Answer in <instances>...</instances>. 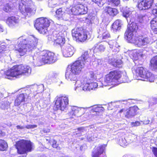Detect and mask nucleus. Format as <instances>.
<instances>
[{"label":"nucleus","instance_id":"1","mask_svg":"<svg viewBox=\"0 0 157 157\" xmlns=\"http://www.w3.org/2000/svg\"><path fill=\"white\" fill-rule=\"evenodd\" d=\"M87 53L84 52L81 56L71 66H68L65 74V78L70 81H75L77 79L76 75H79L85 66L89 63L90 60L87 58Z\"/></svg>","mask_w":157,"mask_h":157},{"label":"nucleus","instance_id":"2","mask_svg":"<svg viewBox=\"0 0 157 157\" xmlns=\"http://www.w3.org/2000/svg\"><path fill=\"white\" fill-rule=\"evenodd\" d=\"M26 39L25 38L21 37L18 39V41H20L17 47H15L16 50L20 53L21 56L25 54L27 51L31 50L37 45L40 44L41 41L34 36H30Z\"/></svg>","mask_w":157,"mask_h":157},{"label":"nucleus","instance_id":"3","mask_svg":"<svg viewBox=\"0 0 157 157\" xmlns=\"http://www.w3.org/2000/svg\"><path fill=\"white\" fill-rule=\"evenodd\" d=\"M31 72V68L27 65H15L10 70L5 71L2 76L8 79H11L12 77L18 78L22 75L29 76Z\"/></svg>","mask_w":157,"mask_h":157},{"label":"nucleus","instance_id":"4","mask_svg":"<svg viewBox=\"0 0 157 157\" xmlns=\"http://www.w3.org/2000/svg\"><path fill=\"white\" fill-rule=\"evenodd\" d=\"M31 0H21L19 2V10L24 16L29 17L35 14V8H33Z\"/></svg>","mask_w":157,"mask_h":157},{"label":"nucleus","instance_id":"5","mask_svg":"<svg viewBox=\"0 0 157 157\" xmlns=\"http://www.w3.org/2000/svg\"><path fill=\"white\" fill-rule=\"evenodd\" d=\"M121 77L120 72L117 71H112L105 75L102 84L105 86L108 85L117 86L121 83L120 81Z\"/></svg>","mask_w":157,"mask_h":157},{"label":"nucleus","instance_id":"6","mask_svg":"<svg viewBox=\"0 0 157 157\" xmlns=\"http://www.w3.org/2000/svg\"><path fill=\"white\" fill-rule=\"evenodd\" d=\"M52 21L46 17H41L37 18L36 21L34 26L40 33L45 34L47 28Z\"/></svg>","mask_w":157,"mask_h":157},{"label":"nucleus","instance_id":"7","mask_svg":"<svg viewBox=\"0 0 157 157\" xmlns=\"http://www.w3.org/2000/svg\"><path fill=\"white\" fill-rule=\"evenodd\" d=\"M95 79L94 77V74L93 72L90 71L88 75L84 78L83 85L85 84L82 87V90L84 91L90 90H95L98 86V83L93 81Z\"/></svg>","mask_w":157,"mask_h":157},{"label":"nucleus","instance_id":"8","mask_svg":"<svg viewBox=\"0 0 157 157\" xmlns=\"http://www.w3.org/2000/svg\"><path fill=\"white\" fill-rule=\"evenodd\" d=\"M136 75L141 78H138L141 80L148 81L151 82H154L155 80L154 75L148 71H146L142 67H138L135 70Z\"/></svg>","mask_w":157,"mask_h":157},{"label":"nucleus","instance_id":"9","mask_svg":"<svg viewBox=\"0 0 157 157\" xmlns=\"http://www.w3.org/2000/svg\"><path fill=\"white\" fill-rule=\"evenodd\" d=\"M136 75L141 78H138L141 80L148 81L151 82H154L155 80L154 75L148 71H146L142 67H138L135 70Z\"/></svg>","mask_w":157,"mask_h":157},{"label":"nucleus","instance_id":"10","mask_svg":"<svg viewBox=\"0 0 157 157\" xmlns=\"http://www.w3.org/2000/svg\"><path fill=\"white\" fill-rule=\"evenodd\" d=\"M40 54L38 60L44 63L51 64L56 60L55 54L49 51L44 50L40 52Z\"/></svg>","mask_w":157,"mask_h":157},{"label":"nucleus","instance_id":"11","mask_svg":"<svg viewBox=\"0 0 157 157\" xmlns=\"http://www.w3.org/2000/svg\"><path fill=\"white\" fill-rule=\"evenodd\" d=\"M68 104L69 100L67 96H57L56 98L55 105L58 109L64 111L67 109Z\"/></svg>","mask_w":157,"mask_h":157},{"label":"nucleus","instance_id":"12","mask_svg":"<svg viewBox=\"0 0 157 157\" xmlns=\"http://www.w3.org/2000/svg\"><path fill=\"white\" fill-rule=\"evenodd\" d=\"M28 89V88L21 89L19 90H21V92L22 93L18 94L17 96L14 101V105L15 106H18L21 104L27 101L28 99H30L32 98V97L30 96L29 95H28L29 94V93L28 94L26 92V90Z\"/></svg>","mask_w":157,"mask_h":157},{"label":"nucleus","instance_id":"13","mask_svg":"<svg viewBox=\"0 0 157 157\" xmlns=\"http://www.w3.org/2000/svg\"><path fill=\"white\" fill-rule=\"evenodd\" d=\"M49 38L51 40L54 42V44L55 45H59L61 47L65 43V40L64 34L62 32H59L57 34L55 32H54L52 35H51L48 37V40Z\"/></svg>","mask_w":157,"mask_h":157},{"label":"nucleus","instance_id":"14","mask_svg":"<svg viewBox=\"0 0 157 157\" xmlns=\"http://www.w3.org/2000/svg\"><path fill=\"white\" fill-rule=\"evenodd\" d=\"M72 34L73 38L76 40L81 42H84L87 39L88 37L87 33L83 32L80 28L74 29L72 30Z\"/></svg>","mask_w":157,"mask_h":157},{"label":"nucleus","instance_id":"15","mask_svg":"<svg viewBox=\"0 0 157 157\" xmlns=\"http://www.w3.org/2000/svg\"><path fill=\"white\" fill-rule=\"evenodd\" d=\"M26 90L27 93H29V95L32 98L34 97L37 94L41 93L44 90V86L42 84L39 85H35L31 86L30 88H28Z\"/></svg>","mask_w":157,"mask_h":157},{"label":"nucleus","instance_id":"16","mask_svg":"<svg viewBox=\"0 0 157 157\" xmlns=\"http://www.w3.org/2000/svg\"><path fill=\"white\" fill-rule=\"evenodd\" d=\"M74 48L70 44L67 43L61 47V51L63 56L69 57L71 56L75 52Z\"/></svg>","mask_w":157,"mask_h":157},{"label":"nucleus","instance_id":"17","mask_svg":"<svg viewBox=\"0 0 157 157\" xmlns=\"http://www.w3.org/2000/svg\"><path fill=\"white\" fill-rule=\"evenodd\" d=\"M154 3V0H143L138 4V7L140 10L150 8Z\"/></svg>","mask_w":157,"mask_h":157},{"label":"nucleus","instance_id":"18","mask_svg":"<svg viewBox=\"0 0 157 157\" xmlns=\"http://www.w3.org/2000/svg\"><path fill=\"white\" fill-rule=\"evenodd\" d=\"M136 33L134 31L126 30L125 34V38L128 42L135 44L137 37L136 36Z\"/></svg>","mask_w":157,"mask_h":157},{"label":"nucleus","instance_id":"19","mask_svg":"<svg viewBox=\"0 0 157 157\" xmlns=\"http://www.w3.org/2000/svg\"><path fill=\"white\" fill-rule=\"evenodd\" d=\"M98 32L99 34L98 37L102 40H105L110 37V35L107 30L106 26H105L103 28H100L98 30Z\"/></svg>","mask_w":157,"mask_h":157},{"label":"nucleus","instance_id":"20","mask_svg":"<svg viewBox=\"0 0 157 157\" xmlns=\"http://www.w3.org/2000/svg\"><path fill=\"white\" fill-rule=\"evenodd\" d=\"M106 145L105 144L100 145L95 147L92 154V157H99L105 150Z\"/></svg>","mask_w":157,"mask_h":157},{"label":"nucleus","instance_id":"21","mask_svg":"<svg viewBox=\"0 0 157 157\" xmlns=\"http://www.w3.org/2000/svg\"><path fill=\"white\" fill-rule=\"evenodd\" d=\"M150 40L147 37L143 38L142 36L137 37L135 44L139 47H142L149 44Z\"/></svg>","mask_w":157,"mask_h":157},{"label":"nucleus","instance_id":"22","mask_svg":"<svg viewBox=\"0 0 157 157\" xmlns=\"http://www.w3.org/2000/svg\"><path fill=\"white\" fill-rule=\"evenodd\" d=\"M138 109L137 106H134L131 107L125 110V117L128 118L132 117L136 114V113Z\"/></svg>","mask_w":157,"mask_h":157},{"label":"nucleus","instance_id":"23","mask_svg":"<svg viewBox=\"0 0 157 157\" xmlns=\"http://www.w3.org/2000/svg\"><path fill=\"white\" fill-rule=\"evenodd\" d=\"M19 21L18 17L12 16L8 18L6 23L9 27L13 28L18 24Z\"/></svg>","mask_w":157,"mask_h":157},{"label":"nucleus","instance_id":"24","mask_svg":"<svg viewBox=\"0 0 157 157\" xmlns=\"http://www.w3.org/2000/svg\"><path fill=\"white\" fill-rule=\"evenodd\" d=\"M110 48H111L112 51L115 52H117L119 51L120 46L115 40H111L108 42Z\"/></svg>","mask_w":157,"mask_h":157},{"label":"nucleus","instance_id":"25","mask_svg":"<svg viewBox=\"0 0 157 157\" xmlns=\"http://www.w3.org/2000/svg\"><path fill=\"white\" fill-rule=\"evenodd\" d=\"M122 25L121 20H116L112 25V29L114 32H116L120 30Z\"/></svg>","mask_w":157,"mask_h":157},{"label":"nucleus","instance_id":"26","mask_svg":"<svg viewBox=\"0 0 157 157\" xmlns=\"http://www.w3.org/2000/svg\"><path fill=\"white\" fill-rule=\"evenodd\" d=\"M150 27L153 32L157 34V16L151 21Z\"/></svg>","mask_w":157,"mask_h":157},{"label":"nucleus","instance_id":"27","mask_svg":"<svg viewBox=\"0 0 157 157\" xmlns=\"http://www.w3.org/2000/svg\"><path fill=\"white\" fill-rule=\"evenodd\" d=\"M90 109L91 112L94 113L92 114L93 115H97L99 112L103 111L104 108L102 107L98 106L97 105H94L90 107Z\"/></svg>","mask_w":157,"mask_h":157},{"label":"nucleus","instance_id":"28","mask_svg":"<svg viewBox=\"0 0 157 157\" xmlns=\"http://www.w3.org/2000/svg\"><path fill=\"white\" fill-rule=\"evenodd\" d=\"M77 8L78 9L79 15L85 14L87 12V8L84 5L81 4H78L77 5Z\"/></svg>","mask_w":157,"mask_h":157},{"label":"nucleus","instance_id":"29","mask_svg":"<svg viewBox=\"0 0 157 157\" xmlns=\"http://www.w3.org/2000/svg\"><path fill=\"white\" fill-rule=\"evenodd\" d=\"M105 10L110 15L114 16L118 13V11L117 9L111 8L109 6H107L105 8Z\"/></svg>","mask_w":157,"mask_h":157},{"label":"nucleus","instance_id":"30","mask_svg":"<svg viewBox=\"0 0 157 157\" xmlns=\"http://www.w3.org/2000/svg\"><path fill=\"white\" fill-rule=\"evenodd\" d=\"M85 78V77H84V78H83L81 81L77 80V79L75 81H71L73 83H75L74 84L75 86V90H76V89H77L78 88H81L80 90H81L82 88V87H83L85 85V84L83 85L84 82L83 81L84 78Z\"/></svg>","mask_w":157,"mask_h":157},{"label":"nucleus","instance_id":"31","mask_svg":"<svg viewBox=\"0 0 157 157\" xmlns=\"http://www.w3.org/2000/svg\"><path fill=\"white\" fill-rule=\"evenodd\" d=\"M12 0H3V2H6V4L4 6L3 10L6 12H9L11 11L12 8L10 6L11 5V1Z\"/></svg>","mask_w":157,"mask_h":157},{"label":"nucleus","instance_id":"32","mask_svg":"<svg viewBox=\"0 0 157 157\" xmlns=\"http://www.w3.org/2000/svg\"><path fill=\"white\" fill-rule=\"evenodd\" d=\"M103 131L102 129H99V128H98L94 131L95 133H94L93 135H91V136H87V139L89 141H90L93 140V138H97V133H101Z\"/></svg>","mask_w":157,"mask_h":157},{"label":"nucleus","instance_id":"33","mask_svg":"<svg viewBox=\"0 0 157 157\" xmlns=\"http://www.w3.org/2000/svg\"><path fill=\"white\" fill-rule=\"evenodd\" d=\"M138 29V26L137 24L135 22H132L128 26L127 30L130 31H134L136 33V30Z\"/></svg>","mask_w":157,"mask_h":157},{"label":"nucleus","instance_id":"34","mask_svg":"<svg viewBox=\"0 0 157 157\" xmlns=\"http://www.w3.org/2000/svg\"><path fill=\"white\" fill-rule=\"evenodd\" d=\"M150 66L155 70H157V56L153 57L150 61Z\"/></svg>","mask_w":157,"mask_h":157},{"label":"nucleus","instance_id":"35","mask_svg":"<svg viewBox=\"0 0 157 157\" xmlns=\"http://www.w3.org/2000/svg\"><path fill=\"white\" fill-rule=\"evenodd\" d=\"M130 142V141L128 140H126L125 138L122 137L120 138L119 143L121 146L124 147L127 145Z\"/></svg>","mask_w":157,"mask_h":157},{"label":"nucleus","instance_id":"36","mask_svg":"<svg viewBox=\"0 0 157 157\" xmlns=\"http://www.w3.org/2000/svg\"><path fill=\"white\" fill-rule=\"evenodd\" d=\"M85 52H87V57L86 58H87L90 61V62L89 64H88L87 65L89 64H90L91 63H92V64H93V63H94V64H95L96 63H98L99 62V61H100V59H96L95 56H93L91 58L90 57H89L88 56V52L87 51H86Z\"/></svg>","mask_w":157,"mask_h":157},{"label":"nucleus","instance_id":"37","mask_svg":"<svg viewBox=\"0 0 157 157\" xmlns=\"http://www.w3.org/2000/svg\"><path fill=\"white\" fill-rule=\"evenodd\" d=\"M7 147V143L5 141L0 140V150L5 151L6 150Z\"/></svg>","mask_w":157,"mask_h":157},{"label":"nucleus","instance_id":"38","mask_svg":"<svg viewBox=\"0 0 157 157\" xmlns=\"http://www.w3.org/2000/svg\"><path fill=\"white\" fill-rule=\"evenodd\" d=\"M132 11L129 8L124 10L123 12V16L126 18H130L132 17Z\"/></svg>","mask_w":157,"mask_h":157},{"label":"nucleus","instance_id":"39","mask_svg":"<svg viewBox=\"0 0 157 157\" xmlns=\"http://www.w3.org/2000/svg\"><path fill=\"white\" fill-rule=\"evenodd\" d=\"M97 47V49L98 50V51L99 52H103L105 49V47L104 46L101 44L98 45L97 46H96V47ZM96 48H93L91 50L93 51L94 53L97 52L96 51Z\"/></svg>","mask_w":157,"mask_h":157},{"label":"nucleus","instance_id":"40","mask_svg":"<svg viewBox=\"0 0 157 157\" xmlns=\"http://www.w3.org/2000/svg\"><path fill=\"white\" fill-rule=\"evenodd\" d=\"M129 55L131 58L134 59H137L138 55L135 50L130 51L129 53Z\"/></svg>","mask_w":157,"mask_h":157},{"label":"nucleus","instance_id":"41","mask_svg":"<svg viewBox=\"0 0 157 157\" xmlns=\"http://www.w3.org/2000/svg\"><path fill=\"white\" fill-rule=\"evenodd\" d=\"M71 14L74 15H79V13L78 9L77 8V5L75 7H72L71 10Z\"/></svg>","mask_w":157,"mask_h":157},{"label":"nucleus","instance_id":"42","mask_svg":"<svg viewBox=\"0 0 157 157\" xmlns=\"http://www.w3.org/2000/svg\"><path fill=\"white\" fill-rule=\"evenodd\" d=\"M38 57V55L37 53L36 55L34 54V56H31L29 57V59L30 61L33 63L34 64H35L36 63V61L37 60V58Z\"/></svg>","mask_w":157,"mask_h":157},{"label":"nucleus","instance_id":"43","mask_svg":"<svg viewBox=\"0 0 157 157\" xmlns=\"http://www.w3.org/2000/svg\"><path fill=\"white\" fill-rule=\"evenodd\" d=\"M57 0H49L48 5L51 7H53L57 4Z\"/></svg>","mask_w":157,"mask_h":157},{"label":"nucleus","instance_id":"44","mask_svg":"<svg viewBox=\"0 0 157 157\" xmlns=\"http://www.w3.org/2000/svg\"><path fill=\"white\" fill-rule=\"evenodd\" d=\"M56 14L59 17H62L63 15L64 14V12L62 10V9L61 8L58 9L56 11Z\"/></svg>","mask_w":157,"mask_h":157},{"label":"nucleus","instance_id":"45","mask_svg":"<svg viewBox=\"0 0 157 157\" xmlns=\"http://www.w3.org/2000/svg\"><path fill=\"white\" fill-rule=\"evenodd\" d=\"M83 116L82 117V120L83 121H85L86 120L89 119L91 118L92 115L89 114V113H86L83 114Z\"/></svg>","mask_w":157,"mask_h":157},{"label":"nucleus","instance_id":"46","mask_svg":"<svg viewBox=\"0 0 157 157\" xmlns=\"http://www.w3.org/2000/svg\"><path fill=\"white\" fill-rule=\"evenodd\" d=\"M86 109L79 107L78 117H80L82 115H83L86 112Z\"/></svg>","mask_w":157,"mask_h":157},{"label":"nucleus","instance_id":"47","mask_svg":"<svg viewBox=\"0 0 157 157\" xmlns=\"http://www.w3.org/2000/svg\"><path fill=\"white\" fill-rule=\"evenodd\" d=\"M151 50V48H150L148 49L146 48V49H145L144 50H142V51L140 52L139 55H140L141 57H143L144 56H145L147 54V51H149Z\"/></svg>","mask_w":157,"mask_h":157},{"label":"nucleus","instance_id":"48","mask_svg":"<svg viewBox=\"0 0 157 157\" xmlns=\"http://www.w3.org/2000/svg\"><path fill=\"white\" fill-rule=\"evenodd\" d=\"M69 118H73L75 116L74 114V111H73V108L72 107L71 110L69 111L68 113L67 114Z\"/></svg>","mask_w":157,"mask_h":157},{"label":"nucleus","instance_id":"49","mask_svg":"<svg viewBox=\"0 0 157 157\" xmlns=\"http://www.w3.org/2000/svg\"><path fill=\"white\" fill-rule=\"evenodd\" d=\"M49 95L50 94H48V97L44 98L42 100V101L45 103V106L46 105L48 104L50 102V97Z\"/></svg>","mask_w":157,"mask_h":157},{"label":"nucleus","instance_id":"50","mask_svg":"<svg viewBox=\"0 0 157 157\" xmlns=\"http://www.w3.org/2000/svg\"><path fill=\"white\" fill-rule=\"evenodd\" d=\"M95 3L97 4L98 6H101L104 4V2L103 0H92Z\"/></svg>","mask_w":157,"mask_h":157},{"label":"nucleus","instance_id":"51","mask_svg":"<svg viewBox=\"0 0 157 157\" xmlns=\"http://www.w3.org/2000/svg\"><path fill=\"white\" fill-rule=\"evenodd\" d=\"M123 80L122 82H130V81L128 79V78L127 76L126 73V72H125L123 74Z\"/></svg>","mask_w":157,"mask_h":157},{"label":"nucleus","instance_id":"52","mask_svg":"<svg viewBox=\"0 0 157 157\" xmlns=\"http://www.w3.org/2000/svg\"><path fill=\"white\" fill-rule=\"evenodd\" d=\"M73 111H74L75 116L78 117L79 107L76 106H73L72 107Z\"/></svg>","mask_w":157,"mask_h":157},{"label":"nucleus","instance_id":"53","mask_svg":"<svg viewBox=\"0 0 157 157\" xmlns=\"http://www.w3.org/2000/svg\"><path fill=\"white\" fill-rule=\"evenodd\" d=\"M122 63V61L120 59L117 60L115 63L113 62V64L114 67H119V65H121Z\"/></svg>","mask_w":157,"mask_h":157},{"label":"nucleus","instance_id":"54","mask_svg":"<svg viewBox=\"0 0 157 157\" xmlns=\"http://www.w3.org/2000/svg\"><path fill=\"white\" fill-rule=\"evenodd\" d=\"M140 124H141V121L140 122L136 121L135 122H132L130 123V125L132 127L138 126Z\"/></svg>","mask_w":157,"mask_h":157},{"label":"nucleus","instance_id":"55","mask_svg":"<svg viewBox=\"0 0 157 157\" xmlns=\"http://www.w3.org/2000/svg\"><path fill=\"white\" fill-rule=\"evenodd\" d=\"M51 141V143H52V146L53 147L55 148H57L58 149L59 148H60L59 147H58V145L56 144V141L55 140H53L52 141Z\"/></svg>","mask_w":157,"mask_h":157},{"label":"nucleus","instance_id":"56","mask_svg":"<svg viewBox=\"0 0 157 157\" xmlns=\"http://www.w3.org/2000/svg\"><path fill=\"white\" fill-rule=\"evenodd\" d=\"M6 47L4 44H2L0 46V50H1V51H2V52H3V53H4L5 55H6L5 51L6 50Z\"/></svg>","mask_w":157,"mask_h":157},{"label":"nucleus","instance_id":"57","mask_svg":"<svg viewBox=\"0 0 157 157\" xmlns=\"http://www.w3.org/2000/svg\"><path fill=\"white\" fill-rule=\"evenodd\" d=\"M87 127H80L77 129L80 132V133H82V132H84L85 131L86 132L87 130Z\"/></svg>","mask_w":157,"mask_h":157},{"label":"nucleus","instance_id":"58","mask_svg":"<svg viewBox=\"0 0 157 157\" xmlns=\"http://www.w3.org/2000/svg\"><path fill=\"white\" fill-rule=\"evenodd\" d=\"M37 127V125H27L25 127L27 129L33 128Z\"/></svg>","mask_w":157,"mask_h":157},{"label":"nucleus","instance_id":"59","mask_svg":"<svg viewBox=\"0 0 157 157\" xmlns=\"http://www.w3.org/2000/svg\"><path fill=\"white\" fill-rule=\"evenodd\" d=\"M152 121L150 122V120L148 119L147 120H145L144 121H141V124L143 123V124H151V123H152Z\"/></svg>","mask_w":157,"mask_h":157},{"label":"nucleus","instance_id":"60","mask_svg":"<svg viewBox=\"0 0 157 157\" xmlns=\"http://www.w3.org/2000/svg\"><path fill=\"white\" fill-rule=\"evenodd\" d=\"M152 151L155 156L157 157V148L153 147L152 149Z\"/></svg>","mask_w":157,"mask_h":157},{"label":"nucleus","instance_id":"61","mask_svg":"<svg viewBox=\"0 0 157 157\" xmlns=\"http://www.w3.org/2000/svg\"><path fill=\"white\" fill-rule=\"evenodd\" d=\"M16 128L17 130H21L24 129L25 127L24 126H21L20 125H17L16 126Z\"/></svg>","mask_w":157,"mask_h":157},{"label":"nucleus","instance_id":"62","mask_svg":"<svg viewBox=\"0 0 157 157\" xmlns=\"http://www.w3.org/2000/svg\"><path fill=\"white\" fill-rule=\"evenodd\" d=\"M152 13L153 14L157 15V9H154L152 11Z\"/></svg>","mask_w":157,"mask_h":157},{"label":"nucleus","instance_id":"63","mask_svg":"<svg viewBox=\"0 0 157 157\" xmlns=\"http://www.w3.org/2000/svg\"><path fill=\"white\" fill-rule=\"evenodd\" d=\"M50 130L48 129L44 128L43 130V132L45 133H47L50 132Z\"/></svg>","mask_w":157,"mask_h":157},{"label":"nucleus","instance_id":"64","mask_svg":"<svg viewBox=\"0 0 157 157\" xmlns=\"http://www.w3.org/2000/svg\"><path fill=\"white\" fill-rule=\"evenodd\" d=\"M4 28L3 27L1 24H0V32H3L4 31Z\"/></svg>","mask_w":157,"mask_h":157}]
</instances>
